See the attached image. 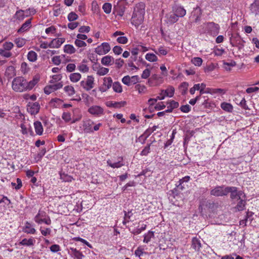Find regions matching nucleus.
Returning a JSON list of instances; mask_svg holds the SVG:
<instances>
[{
	"label": "nucleus",
	"mask_w": 259,
	"mask_h": 259,
	"mask_svg": "<svg viewBox=\"0 0 259 259\" xmlns=\"http://www.w3.org/2000/svg\"><path fill=\"white\" fill-rule=\"evenodd\" d=\"M65 92L69 96H71L75 93V90L72 85H66L64 88Z\"/></svg>",
	"instance_id": "35"
},
{
	"label": "nucleus",
	"mask_w": 259,
	"mask_h": 259,
	"mask_svg": "<svg viewBox=\"0 0 259 259\" xmlns=\"http://www.w3.org/2000/svg\"><path fill=\"white\" fill-rule=\"evenodd\" d=\"M110 49V46L108 42H103L95 49V52L99 55H103L108 53Z\"/></svg>",
	"instance_id": "9"
},
{
	"label": "nucleus",
	"mask_w": 259,
	"mask_h": 259,
	"mask_svg": "<svg viewBox=\"0 0 259 259\" xmlns=\"http://www.w3.org/2000/svg\"><path fill=\"white\" fill-rule=\"evenodd\" d=\"M112 88L114 92L118 93H120L122 91V87L121 85V84L118 82H114L112 84Z\"/></svg>",
	"instance_id": "41"
},
{
	"label": "nucleus",
	"mask_w": 259,
	"mask_h": 259,
	"mask_svg": "<svg viewBox=\"0 0 259 259\" xmlns=\"http://www.w3.org/2000/svg\"><path fill=\"white\" fill-rule=\"evenodd\" d=\"M26 79L23 76L15 77L12 82V90L17 93L27 91Z\"/></svg>",
	"instance_id": "2"
},
{
	"label": "nucleus",
	"mask_w": 259,
	"mask_h": 259,
	"mask_svg": "<svg viewBox=\"0 0 259 259\" xmlns=\"http://www.w3.org/2000/svg\"><path fill=\"white\" fill-rule=\"evenodd\" d=\"M191 246L196 251H198L201 247L200 240L196 237L193 238Z\"/></svg>",
	"instance_id": "28"
},
{
	"label": "nucleus",
	"mask_w": 259,
	"mask_h": 259,
	"mask_svg": "<svg viewBox=\"0 0 259 259\" xmlns=\"http://www.w3.org/2000/svg\"><path fill=\"white\" fill-rule=\"evenodd\" d=\"M145 15V5L143 3L137 4L134 8L132 17L131 23L138 27L144 20Z\"/></svg>",
	"instance_id": "1"
},
{
	"label": "nucleus",
	"mask_w": 259,
	"mask_h": 259,
	"mask_svg": "<svg viewBox=\"0 0 259 259\" xmlns=\"http://www.w3.org/2000/svg\"><path fill=\"white\" fill-rule=\"evenodd\" d=\"M94 81L93 76L88 75L86 78L80 81V84L85 90L89 91L94 88Z\"/></svg>",
	"instance_id": "7"
},
{
	"label": "nucleus",
	"mask_w": 259,
	"mask_h": 259,
	"mask_svg": "<svg viewBox=\"0 0 259 259\" xmlns=\"http://www.w3.org/2000/svg\"><path fill=\"white\" fill-rule=\"evenodd\" d=\"M175 93V89L174 87L170 86L166 90H161V94H164L168 97H172Z\"/></svg>",
	"instance_id": "30"
},
{
	"label": "nucleus",
	"mask_w": 259,
	"mask_h": 259,
	"mask_svg": "<svg viewBox=\"0 0 259 259\" xmlns=\"http://www.w3.org/2000/svg\"><path fill=\"white\" fill-rule=\"evenodd\" d=\"M33 124L36 134L39 136L41 135L44 132L41 123L39 121H36L34 122Z\"/></svg>",
	"instance_id": "26"
},
{
	"label": "nucleus",
	"mask_w": 259,
	"mask_h": 259,
	"mask_svg": "<svg viewBox=\"0 0 259 259\" xmlns=\"http://www.w3.org/2000/svg\"><path fill=\"white\" fill-rule=\"evenodd\" d=\"M107 165L113 168H118L125 165L123 161V158L122 156H118L115 159V158L108 159L107 161Z\"/></svg>",
	"instance_id": "5"
},
{
	"label": "nucleus",
	"mask_w": 259,
	"mask_h": 259,
	"mask_svg": "<svg viewBox=\"0 0 259 259\" xmlns=\"http://www.w3.org/2000/svg\"><path fill=\"white\" fill-rule=\"evenodd\" d=\"M64 51L66 53L72 54L75 52L76 50L72 45H66L64 47Z\"/></svg>",
	"instance_id": "39"
},
{
	"label": "nucleus",
	"mask_w": 259,
	"mask_h": 259,
	"mask_svg": "<svg viewBox=\"0 0 259 259\" xmlns=\"http://www.w3.org/2000/svg\"><path fill=\"white\" fill-rule=\"evenodd\" d=\"M101 62L103 65L109 66L112 65L114 63V59L111 56L107 55L102 58Z\"/></svg>",
	"instance_id": "20"
},
{
	"label": "nucleus",
	"mask_w": 259,
	"mask_h": 259,
	"mask_svg": "<svg viewBox=\"0 0 259 259\" xmlns=\"http://www.w3.org/2000/svg\"><path fill=\"white\" fill-rule=\"evenodd\" d=\"M88 112L92 115L100 116L103 114L104 110L99 106L94 105L88 109Z\"/></svg>",
	"instance_id": "14"
},
{
	"label": "nucleus",
	"mask_w": 259,
	"mask_h": 259,
	"mask_svg": "<svg viewBox=\"0 0 259 259\" xmlns=\"http://www.w3.org/2000/svg\"><path fill=\"white\" fill-rule=\"evenodd\" d=\"M75 45L76 46L78 47H84L87 46V44L83 41V40H81L80 39H76L74 42Z\"/></svg>",
	"instance_id": "63"
},
{
	"label": "nucleus",
	"mask_w": 259,
	"mask_h": 259,
	"mask_svg": "<svg viewBox=\"0 0 259 259\" xmlns=\"http://www.w3.org/2000/svg\"><path fill=\"white\" fill-rule=\"evenodd\" d=\"M155 53L158 55H166L167 53V50L163 47H160L154 50Z\"/></svg>",
	"instance_id": "43"
},
{
	"label": "nucleus",
	"mask_w": 259,
	"mask_h": 259,
	"mask_svg": "<svg viewBox=\"0 0 259 259\" xmlns=\"http://www.w3.org/2000/svg\"><path fill=\"white\" fill-rule=\"evenodd\" d=\"M207 206L210 211H214L217 209V208L218 207V203H215L214 202H209L207 205Z\"/></svg>",
	"instance_id": "56"
},
{
	"label": "nucleus",
	"mask_w": 259,
	"mask_h": 259,
	"mask_svg": "<svg viewBox=\"0 0 259 259\" xmlns=\"http://www.w3.org/2000/svg\"><path fill=\"white\" fill-rule=\"evenodd\" d=\"M144 253H146L144 252V248L143 246H139L135 251V254L136 256L141 257Z\"/></svg>",
	"instance_id": "50"
},
{
	"label": "nucleus",
	"mask_w": 259,
	"mask_h": 259,
	"mask_svg": "<svg viewBox=\"0 0 259 259\" xmlns=\"http://www.w3.org/2000/svg\"><path fill=\"white\" fill-rule=\"evenodd\" d=\"M93 69L94 70L97 71V74L99 75L102 76L107 74L109 72V69L107 68L101 67L100 66H97V65L96 66H93Z\"/></svg>",
	"instance_id": "18"
},
{
	"label": "nucleus",
	"mask_w": 259,
	"mask_h": 259,
	"mask_svg": "<svg viewBox=\"0 0 259 259\" xmlns=\"http://www.w3.org/2000/svg\"><path fill=\"white\" fill-rule=\"evenodd\" d=\"M40 105L38 102L29 103L28 104V111L32 115L36 114L39 110Z\"/></svg>",
	"instance_id": "13"
},
{
	"label": "nucleus",
	"mask_w": 259,
	"mask_h": 259,
	"mask_svg": "<svg viewBox=\"0 0 259 259\" xmlns=\"http://www.w3.org/2000/svg\"><path fill=\"white\" fill-rule=\"evenodd\" d=\"M38 81L39 78L36 76H34L32 80H30V81H28L26 80L27 91L32 90L33 87L38 83Z\"/></svg>",
	"instance_id": "22"
},
{
	"label": "nucleus",
	"mask_w": 259,
	"mask_h": 259,
	"mask_svg": "<svg viewBox=\"0 0 259 259\" xmlns=\"http://www.w3.org/2000/svg\"><path fill=\"white\" fill-rule=\"evenodd\" d=\"M190 180V177L188 176H185L182 179H180L178 182L179 184L176 185L177 188L183 190L185 189L184 183L188 182Z\"/></svg>",
	"instance_id": "27"
},
{
	"label": "nucleus",
	"mask_w": 259,
	"mask_h": 259,
	"mask_svg": "<svg viewBox=\"0 0 259 259\" xmlns=\"http://www.w3.org/2000/svg\"><path fill=\"white\" fill-rule=\"evenodd\" d=\"M35 221L38 225H49L51 224V220L49 217L47 215V213L43 211H39L37 214L35 216Z\"/></svg>",
	"instance_id": "4"
},
{
	"label": "nucleus",
	"mask_w": 259,
	"mask_h": 259,
	"mask_svg": "<svg viewBox=\"0 0 259 259\" xmlns=\"http://www.w3.org/2000/svg\"><path fill=\"white\" fill-rule=\"evenodd\" d=\"M31 19L27 20L24 23H23L21 27L18 30V33H22L28 30L31 26Z\"/></svg>",
	"instance_id": "21"
},
{
	"label": "nucleus",
	"mask_w": 259,
	"mask_h": 259,
	"mask_svg": "<svg viewBox=\"0 0 259 259\" xmlns=\"http://www.w3.org/2000/svg\"><path fill=\"white\" fill-rule=\"evenodd\" d=\"M167 104H168L169 107L172 109L178 108L179 105V103L174 100H170L169 102H167Z\"/></svg>",
	"instance_id": "61"
},
{
	"label": "nucleus",
	"mask_w": 259,
	"mask_h": 259,
	"mask_svg": "<svg viewBox=\"0 0 259 259\" xmlns=\"http://www.w3.org/2000/svg\"><path fill=\"white\" fill-rule=\"evenodd\" d=\"M221 107L224 111L232 112L233 109V106L228 103L223 102L221 104Z\"/></svg>",
	"instance_id": "32"
},
{
	"label": "nucleus",
	"mask_w": 259,
	"mask_h": 259,
	"mask_svg": "<svg viewBox=\"0 0 259 259\" xmlns=\"http://www.w3.org/2000/svg\"><path fill=\"white\" fill-rule=\"evenodd\" d=\"M147 60L150 62H155L157 60V56L153 53H148L145 56Z\"/></svg>",
	"instance_id": "46"
},
{
	"label": "nucleus",
	"mask_w": 259,
	"mask_h": 259,
	"mask_svg": "<svg viewBox=\"0 0 259 259\" xmlns=\"http://www.w3.org/2000/svg\"><path fill=\"white\" fill-rule=\"evenodd\" d=\"M207 28L208 32L211 35L215 36L219 33L220 26L213 22H209L207 24Z\"/></svg>",
	"instance_id": "11"
},
{
	"label": "nucleus",
	"mask_w": 259,
	"mask_h": 259,
	"mask_svg": "<svg viewBox=\"0 0 259 259\" xmlns=\"http://www.w3.org/2000/svg\"><path fill=\"white\" fill-rule=\"evenodd\" d=\"M104 12L106 14H109L111 11L112 5L109 3H105L102 7Z\"/></svg>",
	"instance_id": "47"
},
{
	"label": "nucleus",
	"mask_w": 259,
	"mask_h": 259,
	"mask_svg": "<svg viewBox=\"0 0 259 259\" xmlns=\"http://www.w3.org/2000/svg\"><path fill=\"white\" fill-rule=\"evenodd\" d=\"M208 93L211 94H219L221 95H224L226 93V91L222 89H207Z\"/></svg>",
	"instance_id": "38"
},
{
	"label": "nucleus",
	"mask_w": 259,
	"mask_h": 259,
	"mask_svg": "<svg viewBox=\"0 0 259 259\" xmlns=\"http://www.w3.org/2000/svg\"><path fill=\"white\" fill-rule=\"evenodd\" d=\"M227 187L224 186H216L210 192V195L215 197L227 195Z\"/></svg>",
	"instance_id": "8"
},
{
	"label": "nucleus",
	"mask_w": 259,
	"mask_h": 259,
	"mask_svg": "<svg viewBox=\"0 0 259 259\" xmlns=\"http://www.w3.org/2000/svg\"><path fill=\"white\" fill-rule=\"evenodd\" d=\"M78 15L74 12H71L68 15V19L69 21H73L77 20Z\"/></svg>",
	"instance_id": "54"
},
{
	"label": "nucleus",
	"mask_w": 259,
	"mask_h": 259,
	"mask_svg": "<svg viewBox=\"0 0 259 259\" xmlns=\"http://www.w3.org/2000/svg\"><path fill=\"white\" fill-rule=\"evenodd\" d=\"M86 62V60H83L82 63L78 66V69L81 72L86 73L89 71V67L84 64Z\"/></svg>",
	"instance_id": "33"
},
{
	"label": "nucleus",
	"mask_w": 259,
	"mask_h": 259,
	"mask_svg": "<svg viewBox=\"0 0 259 259\" xmlns=\"http://www.w3.org/2000/svg\"><path fill=\"white\" fill-rule=\"evenodd\" d=\"M61 56H56L52 58V61L55 65H59L61 62Z\"/></svg>",
	"instance_id": "58"
},
{
	"label": "nucleus",
	"mask_w": 259,
	"mask_h": 259,
	"mask_svg": "<svg viewBox=\"0 0 259 259\" xmlns=\"http://www.w3.org/2000/svg\"><path fill=\"white\" fill-rule=\"evenodd\" d=\"M62 118L65 122H68L71 120V114L70 112H64L62 115Z\"/></svg>",
	"instance_id": "48"
},
{
	"label": "nucleus",
	"mask_w": 259,
	"mask_h": 259,
	"mask_svg": "<svg viewBox=\"0 0 259 259\" xmlns=\"http://www.w3.org/2000/svg\"><path fill=\"white\" fill-rule=\"evenodd\" d=\"M188 87V83L186 82H183L181 84L180 88L181 90V93L182 95H185L186 93Z\"/></svg>",
	"instance_id": "52"
},
{
	"label": "nucleus",
	"mask_w": 259,
	"mask_h": 259,
	"mask_svg": "<svg viewBox=\"0 0 259 259\" xmlns=\"http://www.w3.org/2000/svg\"><path fill=\"white\" fill-rule=\"evenodd\" d=\"M126 104V102L125 101H121V102H111L108 103L107 106L109 107H113V108H120L121 107L124 106Z\"/></svg>",
	"instance_id": "29"
},
{
	"label": "nucleus",
	"mask_w": 259,
	"mask_h": 259,
	"mask_svg": "<svg viewBox=\"0 0 259 259\" xmlns=\"http://www.w3.org/2000/svg\"><path fill=\"white\" fill-rule=\"evenodd\" d=\"M62 102H63L62 100H61L60 99L54 98L51 100L50 104L51 106L55 107V108H58L59 107V106L60 105V104L62 103Z\"/></svg>",
	"instance_id": "37"
},
{
	"label": "nucleus",
	"mask_w": 259,
	"mask_h": 259,
	"mask_svg": "<svg viewBox=\"0 0 259 259\" xmlns=\"http://www.w3.org/2000/svg\"><path fill=\"white\" fill-rule=\"evenodd\" d=\"M230 193V198L233 201H238L242 197H245L244 193L242 191H239L236 187L227 186V195Z\"/></svg>",
	"instance_id": "3"
},
{
	"label": "nucleus",
	"mask_w": 259,
	"mask_h": 259,
	"mask_svg": "<svg viewBox=\"0 0 259 259\" xmlns=\"http://www.w3.org/2000/svg\"><path fill=\"white\" fill-rule=\"evenodd\" d=\"M191 62L195 66H200L202 63V59L200 57H194L191 59Z\"/></svg>",
	"instance_id": "49"
},
{
	"label": "nucleus",
	"mask_w": 259,
	"mask_h": 259,
	"mask_svg": "<svg viewBox=\"0 0 259 259\" xmlns=\"http://www.w3.org/2000/svg\"><path fill=\"white\" fill-rule=\"evenodd\" d=\"M13 46L14 45L12 42H6L3 45V49L9 51L13 48Z\"/></svg>",
	"instance_id": "57"
},
{
	"label": "nucleus",
	"mask_w": 259,
	"mask_h": 259,
	"mask_svg": "<svg viewBox=\"0 0 259 259\" xmlns=\"http://www.w3.org/2000/svg\"><path fill=\"white\" fill-rule=\"evenodd\" d=\"M0 55L6 58H9L11 56L12 53L9 51L2 48L0 49Z\"/></svg>",
	"instance_id": "55"
},
{
	"label": "nucleus",
	"mask_w": 259,
	"mask_h": 259,
	"mask_svg": "<svg viewBox=\"0 0 259 259\" xmlns=\"http://www.w3.org/2000/svg\"><path fill=\"white\" fill-rule=\"evenodd\" d=\"M122 49L121 47L118 46H115L113 49V52L115 55H119L121 54Z\"/></svg>",
	"instance_id": "64"
},
{
	"label": "nucleus",
	"mask_w": 259,
	"mask_h": 259,
	"mask_svg": "<svg viewBox=\"0 0 259 259\" xmlns=\"http://www.w3.org/2000/svg\"><path fill=\"white\" fill-rule=\"evenodd\" d=\"M245 198V197H242L238 200V202L235 206V209L238 211H242L245 208L246 200Z\"/></svg>",
	"instance_id": "25"
},
{
	"label": "nucleus",
	"mask_w": 259,
	"mask_h": 259,
	"mask_svg": "<svg viewBox=\"0 0 259 259\" xmlns=\"http://www.w3.org/2000/svg\"><path fill=\"white\" fill-rule=\"evenodd\" d=\"M253 214V213L251 211H247L246 213V215L245 218V226H249L251 225V223L252 221V215Z\"/></svg>",
	"instance_id": "40"
},
{
	"label": "nucleus",
	"mask_w": 259,
	"mask_h": 259,
	"mask_svg": "<svg viewBox=\"0 0 259 259\" xmlns=\"http://www.w3.org/2000/svg\"><path fill=\"white\" fill-rule=\"evenodd\" d=\"M60 179L64 182H71L73 178L70 176L66 174L65 173H60Z\"/></svg>",
	"instance_id": "45"
},
{
	"label": "nucleus",
	"mask_w": 259,
	"mask_h": 259,
	"mask_svg": "<svg viewBox=\"0 0 259 259\" xmlns=\"http://www.w3.org/2000/svg\"><path fill=\"white\" fill-rule=\"evenodd\" d=\"M250 11L255 15H259V0H255L250 5Z\"/></svg>",
	"instance_id": "23"
},
{
	"label": "nucleus",
	"mask_w": 259,
	"mask_h": 259,
	"mask_svg": "<svg viewBox=\"0 0 259 259\" xmlns=\"http://www.w3.org/2000/svg\"><path fill=\"white\" fill-rule=\"evenodd\" d=\"M126 3L125 0L119 1L113 8V13L122 16L124 13Z\"/></svg>",
	"instance_id": "6"
},
{
	"label": "nucleus",
	"mask_w": 259,
	"mask_h": 259,
	"mask_svg": "<svg viewBox=\"0 0 259 259\" xmlns=\"http://www.w3.org/2000/svg\"><path fill=\"white\" fill-rule=\"evenodd\" d=\"M94 122L91 119H87L82 121V127L84 133H93L92 125Z\"/></svg>",
	"instance_id": "12"
},
{
	"label": "nucleus",
	"mask_w": 259,
	"mask_h": 259,
	"mask_svg": "<svg viewBox=\"0 0 259 259\" xmlns=\"http://www.w3.org/2000/svg\"><path fill=\"white\" fill-rule=\"evenodd\" d=\"M65 39L64 38L54 39L49 44V47L51 48H58L61 46L62 44H63L65 42Z\"/></svg>",
	"instance_id": "17"
},
{
	"label": "nucleus",
	"mask_w": 259,
	"mask_h": 259,
	"mask_svg": "<svg viewBox=\"0 0 259 259\" xmlns=\"http://www.w3.org/2000/svg\"><path fill=\"white\" fill-rule=\"evenodd\" d=\"M172 12L179 17H183L186 14V10L182 6H176L172 7Z\"/></svg>",
	"instance_id": "15"
},
{
	"label": "nucleus",
	"mask_w": 259,
	"mask_h": 259,
	"mask_svg": "<svg viewBox=\"0 0 259 259\" xmlns=\"http://www.w3.org/2000/svg\"><path fill=\"white\" fill-rule=\"evenodd\" d=\"M91 30V28L89 26H82L80 27L78 31L80 33H88Z\"/></svg>",
	"instance_id": "62"
},
{
	"label": "nucleus",
	"mask_w": 259,
	"mask_h": 259,
	"mask_svg": "<svg viewBox=\"0 0 259 259\" xmlns=\"http://www.w3.org/2000/svg\"><path fill=\"white\" fill-rule=\"evenodd\" d=\"M165 21L169 24H172L178 21L179 18L173 12L167 14L165 16Z\"/></svg>",
	"instance_id": "16"
},
{
	"label": "nucleus",
	"mask_w": 259,
	"mask_h": 259,
	"mask_svg": "<svg viewBox=\"0 0 259 259\" xmlns=\"http://www.w3.org/2000/svg\"><path fill=\"white\" fill-rule=\"evenodd\" d=\"M37 55L33 51H29L27 54V59L30 62H34L37 60Z\"/></svg>",
	"instance_id": "36"
},
{
	"label": "nucleus",
	"mask_w": 259,
	"mask_h": 259,
	"mask_svg": "<svg viewBox=\"0 0 259 259\" xmlns=\"http://www.w3.org/2000/svg\"><path fill=\"white\" fill-rule=\"evenodd\" d=\"M70 254L75 259H82L84 255L81 252L77 250L76 248H70Z\"/></svg>",
	"instance_id": "24"
},
{
	"label": "nucleus",
	"mask_w": 259,
	"mask_h": 259,
	"mask_svg": "<svg viewBox=\"0 0 259 259\" xmlns=\"http://www.w3.org/2000/svg\"><path fill=\"white\" fill-rule=\"evenodd\" d=\"M81 75L79 73H71L69 75L70 80L73 82H76L78 81L81 78Z\"/></svg>",
	"instance_id": "34"
},
{
	"label": "nucleus",
	"mask_w": 259,
	"mask_h": 259,
	"mask_svg": "<svg viewBox=\"0 0 259 259\" xmlns=\"http://www.w3.org/2000/svg\"><path fill=\"white\" fill-rule=\"evenodd\" d=\"M154 237V232L152 231L148 232L147 234H145L143 242L148 243L152 238Z\"/></svg>",
	"instance_id": "44"
},
{
	"label": "nucleus",
	"mask_w": 259,
	"mask_h": 259,
	"mask_svg": "<svg viewBox=\"0 0 259 259\" xmlns=\"http://www.w3.org/2000/svg\"><path fill=\"white\" fill-rule=\"evenodd\" d=\"M26 17L24 11L22 10H17L14 15V18L19 21H22Z\"/></svg>",
	"instance_id": "31"
},
{
	"label": "nucleus",
	"mask_w": 259,
	"mask_h": 259,
	"mask_svg": "<svg viewBox=\"0 0 259 259\" xmlns=\"http://www.w3.org/2000/svg\"><path fill=\"white\" fill-rule=\"evenodd\" d=\"M113 81L111 77H106L103 78V83L99 87V90L101 92H106L109 90L112 86Z\"/></svg>",
	"instance_id": "10"
},
{
	"label": "nucleus",
	"mask_w": 259,
	"mask_h": 259,
	"mask_svg": "<svg viewBox=\"0 0 259 259\" xmlns=\"http://www.w3.org/2000/svg\"><path fill=\"white\" fill-rule=\"evenodd\" d=\"M15 42L16 44L17 47H22L25 44V40L24 38H18L15 40Z\"/></svg>",
	"instance_id": "51"
},
{
	"label": "nucleus",
	"mask_w": 259,
	"mask_h": 259,
	"mask_svg": "<svg viewBox=\"0 0 259 259\" xmlns=\"http://www.w3.org/2000/svg\"><path fill=\"white\" fill-rule=\"evenodd\" d=\"M35 239L33 237H31L29 239L24 238L22 239L19 243V244L23 246L30 247L33 246L35 243Z\"/></svg>",
	"instance_id": "19"
},
{
	"label": "nucleus",
	"mask_w": 259,
	"mask_h": 259,
	"mask_svg": "<svg viewBox=\"0 0 259 259\" xmlns=\"http://www.w3.org/2000/svg\"><path fill=\"white\" fill-rule=\"evenodd\" d=\"M150 152V144L147 145L141 152V155L147 156Z\"/></svg>",
	"instance_id": "59"
},
{
	"label": "nucleus",
	"mask_w": 259,
	"mask_h": 259,
	"mask_svg": "<svg viewBox=\"0 0 259 259\" xmlns=\"http://www.w3.org/2000/svg\"><path fill=\"white\" fill-rule=\"evenodd\" d=\"M125 212L124 220L122 221V223L125 225L127 222H128L130 220H131V217L133 214L132 210L128 211L127 212Z\"/></svg>",
	"instance_id": "42"
},
{
	"label": "nucleus",
	"mask_w": 259,
	"mask_h": 259,
	"mask_svg": "<svg viewBox=\"0 0 259 259\" xmlns=\"http://www.w3.org/2000/svg\"><path fill=\"white\" fill-rule=\"evenodd\" d=\"M122 82L125 85L130 86L131 85V77L128 75L124 76L122 79Z\"/></svg>",
	"instance_id": "60"
},
{
	"label": "nucleus",
	"mask_w": 259,
	"mask_h": 259,
	"mask_svg": "<svg viewBox=\"0 0 259 259\" xmlns=\"http://www.w3.org/2000/svg\"><path fill=\"white\" fill-rule=\"evenodd\" d=\"M36 13V11L34 8H28L24 11V13H25V17H27L30 15H33Z\"/></svg>",
	"instance_id": "53"
}]
</instances>
